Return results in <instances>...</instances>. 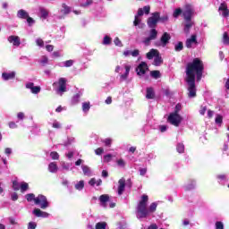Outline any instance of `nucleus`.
<instances>
[{
  "label": "nucleus",
  "mask_w": 229,
  "mask_h": 229,
  "mask_svg": "<svg viewBox=\"0 0 229 229\" xmlns=\"http://www.w3.org/2000/svg\"><path fill=\"white\" fill-rule=\"evenodd\" d=\"M96 229H106V224L105 222H98L96 224Z\"/></svg>",
  "instance_id": "4c0bfd02"
},
{
  "label": "nucleus",
  "mask_w": 229,
  "mask_h": 229,
  "mask_svg": "<svg viewBox=\"0 0 229 229\" xmlns=\"http://www.w3.org/2000/svg\"><path fill=\"white\" fill-rule=\"evenodd\" d=\"M35 205H38L42 210L49 208V201L47 200V198L42 194L36 197Z\"/></svg>",
  "instance_id": "20e7f679"
},
{
  "label": "nucleus",
  "mask_w": 229,
  "mask_h": 229,
  "mask_svg": "<svg viewBox=\"0 0 229 229\" xmlns=\"http://www.w3.org/2000/svg\"><path fill=\"white\" fill-rule=\"evenodd\" d=\"M150 76L152 78H155V80H158V78H160V71L155 70V71L150 72Z\"/></svg>",
  "instance_id": "c9c22d12"
},
{
  "label": "nucleus",
  "mask_w": 229,
  "mask_h": 229,
  "mask_svg": "<svg viewBox=\"0 0 229 229\" xmlns=\"http://www.w3.org/2000/svg\"><path fill=\"white\" fill-rule=\"evenodd\" d=\"M117 165H119L120 167H124V165H126V163L124 162V159L117 160Z\"/></svg>",
  "instance_id": "4d7b16f0"
},
{
  "label": "nucleus",
  "mask_w": 229,
  "mask_h": 229,
  "mask_svg": "<svg viewBox=\"0 0 229 229\" xmlns=\"http://www.w3.org/2000/svg\"><path fill=\"white\" fill-rule=\"evenodd\" d=\"M81 98V93H77L73 95L71 100V105H78V103H80Z\"/></svg>",
  "instance_id": "412c9836"
},
{
  "label": "nucleus",
  "mask_w": 229,
  "mask_h": 229,
  "mask_svg": "<svg viewBox=\"0 0 229 229\" xmlns=\"http://www.w3.org/2000/svg\"><path fill=\"white\" fill-rule=\"evenodd\" d=\"M58 91L59 92H67V79L66 78H60L58 81Z\"/></svg>",
  "instance_id": "1a4fd4ad"
},
{
  "label": "nucleus",
  "mask_w": 229,
  "mask_h": 229,
  "mask_svg": "<svg viewBox=\"0 0 229 229\" xmlns=\"http://www.w3.org/2000/svg\"><path fill=\"white\" fill-rule=\"evenodd\" d=\"M85 187V182L83 181H80L79 182H77L75 184V189L77 191H82V189Z\"/></svg>",
  "instance_id": "7c9ffc66"
},
{
  "label": "nucleus",
  "mask_w": 229,
  "mask_h": 229,
  "mask_svg": "<svg viewBox=\"0 0 229 229\" xmlns=\"http://www.w3.org/2000/svg\"><path fill=\"white\" fill-rule=\"evenodd\" d=\"M39 12L41 13L42 19H47V17H49V11H47L46 8L40 7Z\"/></svg>",
  "instance_id": "bb28decb"
},
{
  "label": "nucleus",
  "mask_w": 229,
  "mask_h": 229,
  "mask_svg": "<svg viewBox=\"0 0 229 229\" xmlns=\"http://www.w3.org/2000/svg\"><path fill=\"white\" fill-rule=\"evenodd\" d=\"M114 43L115 46H118V47H123V42H121V39L117 37L114 38Z\"/></svg>",
  "instance_id": "09e8293b"
},
{
  "label": "nucleus",
  "mask_w": 229,
  "mask_h": 229,
  "mask_svg": "<svg viewBox=\"0 0 229 229\" xmlns=\"http://www.w3.org/2000/svg\"><path fill=\"white\" fill-rule=\"evenodd\" d=\"M105 162H111L112 161V154H107L104 157Z\"/></svg>",
  "instance_id": "052dcab7"
},
{
  "label": "nucleus",
  "mask_w": 229,
  "mask_h": 229,
  "mask_svg": "<svg viewBox=\"0 0 229 229\" xmlns=\"http://www.w3.org/2000/svg\"><path fill=\"white\" fill-rule=\"evenodd\" d=\"M176 150L178 153H184L185 152V145L183 143H178L176 147Z\"/></svg>",
  "instance_id": "2f4dec72"
},
{
  "label": "nucleus",
  "mask_w": 229,
  "mask_h": 229,
  "mask_svg": "<svg viewBox=\"0 0 229 229\" xmlns=\"http://www.w3.org/2000/svg\"><path fill=\"white\" fill-rule=\"evenodd\" d=\"M25 198H26L27 201H29V202L34 201V203H35V200L37 199V198H35V194H33V193L27 194L25 196Z\"/></svg>",
  "instance_id": "473e14b6"
},
{
  "label": "nucleus",
  "mask_w": 229,
  "mask_h": 229,
  "mask_svg": "<svg viewBox=\"0 0 229 229\" xmlns=\"http://www.w3.org/2000/svg\"><path fill=\"white\" fill-rule=\"evenodd\" d=\"M13 189H14V191H19L21 189V186L17 181L13 182Z\"/></svg>",
  "instance_id": "8fccbe9b"
},
{
  "label": "nucleus",
  "mask_w": 229,
  "mask_h": 229,
  "mask_svg": "<svg viewBox=\"0 0 229 229\" xmlns=\"http://www.w3.org/2000/svg\"><path fill=\"white\" fill-rule=\"evenodd\" d=\"M29 16L30 14L25 10L21 9L18 11L17 17H19V19H28Z\"/></svg>",
  "instance_id": "4be33fe9"
},
{
  "label": "nucleus",
  "mask_w": 229,
  "mask_h": 229,
  "mask_svg": "<svg viewBox=\"0 0 229 229\" xmlns=\"http://www.w3.org/2000/svg\"><path fill=\"white\" fill-rule=\"evenodd\" d=\"M152 40H157V37H158V30H157L155 28H151L149 31L148 36Z\"/></svg>",
  "instance_id": "b1692460"
},
{
  "label": "nucleus",
  "mask_w": 229,
  "mask_h": 229,
  "mask_svg": "<svg viewBox=\"0 0 229 229\" xmlns=\"http://www.w3.org/2000/svg\"><path fill=\"white\" fill-rule=\"evenodd\" d=\"M160 19V13L155 12L152 13V16H150L147 20V24L148 28H157V24H158Z\"/></svg>",
  "instance_id": "423d86ee"
},
{
  "label": "nucleus",
  "mask_w": 229,
  "mask_h": 229,
  "mask_svg": "<svg viewBox=\"0 0 229 229\" xmlns=\"http://www.w3.org/2000/svg\"><path fill=\"white\" fill-rule=\"evenodd\" d=\"M82 172L85 176H90V168L87 165H82Z\"/></svg>",
  "instance_id": "e433bc0d"
},
{
  "label": "nucleus",
  "mask_w": 229,
  "mask_h": 229,
  "mask_svg": "<svg viewBox=\"0 0 229 229\" xmlns=\"http://www.w3.org/2000/svg\"><path fill=\"white\" fill-rule=\"evenodd\" d=\"M222 15H223V17H228L229 16V10L225 9V11H223Z\"/></svg>",
  "instance_id": "338daca9"
},
{
  "label": "nucleus",
  "mask_w": 229,
  "mask_h": 229,
  "mask_svg": "<svg viewBox=\"0 0 229 229\" xmlns=\"http://www.w3.org/2000/svg\"><path fill=\"white\" fill-rule=\"evenodd\" d=\"M225 10H228V5L226 4V3H222L218 7V11L225 12Z\"/></svg>",
  "instance_id": "79ce46f5"
},
{
  "label": "nucleus",
  "mask_w": 229,
  "mask_h": 229,
  "mask_svg": "<svg viewBox=\"0 0 229 229\" xmlns=\"http://www.w3.org/2000/svg\"><path fill=\"white\" fill-rule=\"evenodd\" d=\"M35 228H37V223L30 222L28 225V229H35Z\"/></svg>",
  "instance_id": "5fc2aeb1"
},
{
  "label": "nucleus",
  "mask_w": 229,
  "mask_h": 229,
  "mask_svg": "<svg viewBox=\"0 0 229 229\" xmlns=\"http://www.w3.org/2000/svg\"><path fill=\"white\" fill-rule=\"evenodd\" d=\"M140 24V19H139V16H135L133 25L134 26H139Z\"/></svg>",
  "instance_id": "e2e57ef3"
},
{
  "label": "nucleus",
  "mask_w": 229,
  "mask_h": 229,
  "mask_svg": "<svg viewBox=\"0 0 229 229\" xmlns=\"http://www.w3.org/2000/svg\"><path fill=\"white\" fill-rule=\"evenodd\" d=\"M48 171L50 173H56L58 171V165H56V163L52 162L48 165Z\"/></svg>",
  "instance_id": "a878e982"
},
{
  "label": "nucleus",
  "mask_w": 229,
  "mask_h": 229,
  "mask_svg": "<svg viewBox=\"0 0 229 229\" xmlns=\"http://www.w3.org/2000/svg\"><path fill=\"white\" fill-rule=\"evenodd\" d=\"M102 142L105 144V146H106L107 148H110V146H112V139L107 138L104 140H102Z\"/></svg>",
  "instance_id": "c03bdc74"
},
{
  "label": "nucleus",
  "mask_w": 229,
  "mask_h": 229,
  "mask_svg": "<svg viewBox=\"0 0 229 229\" xmlns=\"http://www.w3.org/2000/svg\"><path fill=\"white\" fill-rule=\"evenodd\" d=\"M185 81L188 84V98H196V80L185 79Z\"/></svg>",
  "instance_id": "7ed1b4c3"
},
{
  "label": "nucleus",
  "mask_w": 229,
  "mask_h": 229,
  "mask_svg": "<svg viewBox=\"0 0 229 229\" xmlns=\"http://www.w3.org/2000/svg\"><path fill=\"white\" fill-rule=\"evenodd\" d=\"M174 51L177 53L180 51H183V42L179 41L175 46H174Z\"/></svg>",
  "instance_id": "c85d7f7f"
},
{
  "label": "nucleus",
  "mask_w": 229,
  "mask_h": 229,
  "mask_svg": "<svg viewBox=\"0 0 229 229\" xmlns=\"http://www.w3.org/2000/svg\"><path fill=\"white\" fill-rule=\"evenodd\" d=\"M196 38V35H191V38H188L186 40L185 46L186 47H188V49H191V47H192V44H198V40Z\"/></svg>",
  "instance_id": "2eb2a0df"
},
{
  "label": "nucleus",
  "mask_w": 229,
  "mask_h": 229,
  "mask_svg": "<svg viewBox=\"0 0 229 229\" xmlns=\"http://www.w3.org/2000/svg\"><path fill=\"white\" fill-rule=\"evenodd\" d=\"M151 40L153 39L150 37L145 38L143 44H145V46H149V44H151Z\"/></svg>",
  "instance_id": "3c124183"
},
{
  "label": "nucleus",
  "mask_w": 229,
  "mask_h": 229,
  "mask_svg": "<svg viewBox=\"0 0 229 229\" xmlns=\"http://www.w3.org/2000/svg\"><path fill=\"white\" fill-rule=\"evenodd\" d=\"M206 113H207V106H201L199 109L200 115H205Z\"/></svg>",
  "instance_id": "603ef678"
},
{
  "label": "nucleus",
  "mask_w": 229,
  "mask_h": 229,
  "mask_svg": "<svg viewBox=\"0 0 229 229\" xmlns=\"http://www.w3.org/2000/svg\"><path fill=\"white\" fill-rule=\"evenodd\" d=\"M147 173H148V168H140V176H145Z\"/></svg>",
  "instance_id": "0e129e2a"
},
{
  "label": "nucleus",
  "mask_w": 229,
  "mask_h": 229,
  "mask_svg": "<svg viewBox=\"0 0 229 229\" xmlns=\"http://www.w3.org/2000/svg\"><path fill=\"white\" fill-rule=\"evenodd\" d=\"M223 44H225V46H229L228 32H224V35H223Z\"/></svg>",
  "instance_id": "f704fd0d"
},
{
  "label": "nucleus",
  "mask_w": 229,
  "mask_h": 229,
  "mask_svg": "<svg viewBox=\"0 0 229 229\" xmlns=\"http://www.w3.org/2000/svg\"><path fill=\"white\" fill-rule=\"evenodd\" d=\"M169 40H171V34H169L168 32L163 33V35L160 38L161 46L163 47H165V46L169 44Z\"/></svg>",
  "instance_id": "9d476101"
},
{
  "label": "nucleus",
  "mask_w": 229,
  "mask_h": 229,
  "mask_svg": "<svg viewBox=\"0 0 229 229\" xmlns=\"http://www.w3.org/2000/svg\"><path fill=\"white\" fill-rule=\"evenodd\" d=\"M143 11L146 13V15H149V12L151 11V7L149 5L144 6Z\"/></svg>",
  "instance_id": "bf43d9fd"
},
{
  "label": "nucleus",
  "mask_w": 229,
  "mask_h": 229,
  "mask_svg": "<svg viewBox=\"0 0 229 229\" xmlns=\"http://www.w3.org/2000/svg\"><path fill=\"white\" fill-rule=\"evenodd\" d=\"M160 55V52L158 50L152 48L148 53H147V58L148 60H153V58H157V55Z\"/></svg>",
  "instance_id": "4468645a"
},
{
  "label": "nucleus",
  "mask_w": 229,
  "mask_h": 229,
  "mask_svg": "<svg viewBox=\"0 0 229 229\" xmlns=\"http://www.w3.org/2000/svg\"><path fill=\"white\" fill-rule=\"evenodd\" d=\"M28 189H30V185L27 182H22L21 184V192H26V191H28Z\"/></svg>",
  "instance_id": "ea45409f"
},
{
  "label": "nucleus",
  "mask_w": 229,
  "mask_h": 229,
  "mask_svg": "<svg viewBox=\"0 0 229 229\" xmlns=\"http://www.w3.org/2000/svg\"><path fill=\"white\" fill-rule=\"evenodd\" d=\"M148 201H149V197L146 194L141 196V199L138 203L136 213L138 219H146L149 216V214H153L157 212V208L158 204L157 202H153L150 204L148 209Z\"/></svg>",
  "instance_id": "f03ea898"
},
{
  "label": "nucleus",
  "mask_w": 229,
  "mask_h": 229,
  "mask_svg": "<svg viewBox=\"0 0 229 229\" xmlns=\"http://www.w3.org/2000/svg\"><path fill=\"white\" fill-rule=\"evenodd\" d=\"M7 40L10 42V44H13V46H15L16 47L21 46V38H19V36H10L7 38Z\"/></svg>",
  "instance_id": "9b49d317"
},
{
  "label": "nucleus",
  "mask_w": 229,
  "mask_h": 229,
  "mask_svg": "<svg viewBox=\"0 0 229 229\" xmlns=\"http://www.w3.org/2000/svg\"><path fill=\"white\" fill-rule=\"evenodd\" d=\"M167 21H169V16H167L166 14L160 16L159 13V22H167Z\"/></svg>",
  "instance_id": "a18cd8bd"
},
{
  "label": "nucleus",
  "mask_w": 229,
  "mask_h": 229,
  "mask_svg": "<svg viewBox=\"0 0 229 229\" xmlns=\"http://www.w3.org/2000/svg\"><path fill=\"white\" fill-rule=\"evenodd\" d=\"M182 13H183V11L182 10V8H177L174 10L173 13V17H174V19H178V17H180Z\"/></svg>",
  "instance_id": "c756f323"
},
{
  "label": "nucleus",
  "mask_w": 229,
  "mask_h": 229,
  "mask_svg": "<svg viewBox=\"0 0 229 229\" xmlns=\"http://www.w3.org/2000/svg\"><path fill=\"white\" fill-rule=\"evenodd\" d=\"M11 199H13V201H17L19 199V195L17 194V192H13L11 195Z\"/></svg>",
  "instance_id": "13d9d810"
},
{
  "label": "nucleus",
  "mask_w": 229,
  "mask_h": 229,
  "mask_svg": "<svg viewBox=\"0 0 229 229\" xmlns=\"http://www.w3.org/2000/svg\"><path fill=\"white\" fill-rule=\"evenodd\" d=\"M2 78L4 80V81H8V80H13V78H15V72H3Z\"/></svg>",
  "instance_id": "a211bd4d"
},
{
  "label": "nucleus",
  "mask_w": 229,
  "mask_h": 229,
  "mask_svg": "<svg viewBox=\"0 0 229 229\" xmlns=\"http://www.w3.org/2000/svg\"><path fill=\"white\" fill-rule=\"evenodd\" d=\"M64 67H72V65L74 64V61L73 60H67L64 63Z\"/></svg>",
  "instance_id": "de8ad7c7"
},
{
  "label": "nucleus",
  "mask_w": 229,
  "mask_h": 229,
  "mask_svg": "<svg viewBox=\"0 0 229 229\" xmlns=\"http://www.w3.org/2000/svg\"><path fill=\"white\" fill-rule=\"evenodd\" d=\"M185 24H184V29L183 31L184 33H186V35H189V33H191V28H192V26H194V22L192 21V20L191 21H185Z\"/></svg>",
  "instance_id": "f3484780"
},
{
  "label": "nucleus",
  "mask_w": 229,
  "mask_h": 229,
  "mask_svg": "<svg viewBox=\"0 0 229 229\" xmlns=\"http://www.w3.org/2000/svg\"><path fill=\"white\" fill-rule=\"evenodd\" d=\"M33 214L35 215L36 217H49V213L44 212L39 208H35L33 210Z\"/></svg>",
  "instance_id": "dca6fc26"
},
{
  "label": "nucleus",
  "mask_w": 229,
  "mask_h": 229,
  "mask_svg": "<svg viewBox=\"0 0 229 229\" xmlns=\"http://www.w3.org/2000/svg\"><path fill=\"white\" fill-rule=\"evenodd\" d=\"M163 64H164V59H162V56H160V54H159L157 57L154 58L153 65H155L156 67H158Z\"/></svg>",
  "instance_id": "5701e85b"
},
{
  "label": "nucleus",
  "mask_w": 229,
  "mask_h": 229,
  "mask_svg": "<svg viewBox=\"0 0 229 229\" xmlns=\"http://www.w3.org/2000/svg\"><path fill=\"white\" fill-rule=\"evenodd\" d=\"M26 19H27V22H28L29 26L35 24V20H33V18L28 16Z\"/></svg>",
  "instance_id": "6e6d98bb"
},
{
  "label": "nucleus",
  "mask_w": 229,
  "mask_h": 229,
  "mask_svg": "<svg viewBox=\"0 0 229 229\" xmlns=\"http://www.w3.org/2000/svg\"><path fill=\"white\" fill-rule=\"evenodd\" d=\"M90 110V102H84L82 103V112H84V114H89Z\"/></svg>",
  "instance_id": "cd10ccee"
},
{
  "label": "nucleus",
  "mask_w": 229,
  "mask_h": 229,
  "mask_svg": "<svg viewBox=\"0 0 229 229\" xmlns=\"http://www.w3.org/2000/svg\"><path fill=\"white\" fill-rule=\"evenodd\" d=\"M139 55H140L139 49H135L133 51H131V55L133 56L134 58L139 56Z\"/></svg>",
  "instance_id": "680f3d73"
},
{
  "label": "nucleus",
  "mask_w": 229,
  "mask_h": 229,
  "mask_svg": "<svg viewBox=\"0 0 229 229\" xmlns=\"http://www.w3.org/2000/svg\"><path fill=\"white\" fill-rule=\"evenodd\" d=\"M99 201L103 207H106V203L110 201V196L108 194H103L99 197Z\"/></svg>",
  "instance_id": "6ab92c4d"
},
{
  "label": "nucleus",
  "mask_w": 229,
  "mask_h": 229,
  "mask_svg": "<svg viewBox=\"0 0 229 229\" xmlns=\"http://www.w3.org/2000/svg\"><path fill=\"white\" fill-rule=\"evenodd\" d=\"M203 71H205L203 61L198 57L194 58L192 62L188 63L186 65V80H197V81H201Z\"/></svg>",
  "instance_id": "f257e3e1"
},
{
  "label": "nucleus",
  "mask_w": 229,
  "mask_h": 229,
  "mask_svg": "<svg viewBox=\"0 0 229 229\" xmlns=\"http://www.w3.org/2000/svg\"><path fill=\"white\" fill-rule=\"evenodd\" d=\"M36 44L37 46H39V47H44V40H42V38H38Z\"/></svg>",
  "instance_id": "864d4df0"
},
{
  "label": "nucleus",
  "mask_w": 229,
  "mask_h": 229,
  "mask_svg": "<svg viewBox=\"0 0 229 229\" xmlns=\"http://www.w3.org/2000/svg\"><path fill=\"white\" fill-rule=\"evenodd\" d=\"M167 121L172 124L173 126H180L182 124V118L180 115V114L176 113H171L167 118Z\"/></svg>",
  "instance_id": "39448f33"
},
{
  "label": "nucleus",
  "mask_w": 229,
  "mask_h": 229,
  "mask_svg": "<svg viewBox=\"0 0 229 229\" xmlns=\"http://www.w3.org/2000/svg\"><path fill=\"white\" fill-rule=\"evenodd\" d=\"M194 15V9L192 5L186 4L184 10L182 11V17L184 21H192V16Z\"/></svg>",
  "instance_id": "0eeeda50"
},
{
  "label": "nucleus",
  "mask_w": 229,
  "mask_h": 229,
  "mask_svg": "<svg viewBox=\"0 0 229 229\" xmlns=\"http://www.w3.org/2000/svg\"><path fill=\"white\" fill-rule=\"evenodd\" d=\"M103 44L104 46H110V44H112V38H110V36H105Z\"/></svg>",
  "instance_id": "72a5a7b5"
},
{
  "label": "nucleus",
  "mask_w": 229,
  "mask_h": 229,
  "mask_svg": "<svg viewBox=\"0 0 229 229\" xmlns=\"http://www.w3.org/2000/svg\"><path fill=\"white\" fill-rule=\"evenodd\" d=\"M52 128H55V130H60V128H62V124L60 123V122L55 120L52 124Z\"/></svg>",
  "instance_id": "37998d69"
},
{
  "label": "nucleus",
  "mask_w": 229,
  "mask_h": 229,
  "mask_svg": "<svg viewBox=\"0 0 229 229\" xmlns=\"http://www.w3.org/2000/svg\"><path fill=\"white\" fill-rule=\"evenodd\" d=\"M118 194L119 196H122L123 192H124V189L126 187V180H124L123 178L120 179L118 181Z\"/></svg>",
  "instance_id": "ddd939ff"
},
{
  "label": "nucleus",
  "mask_w": 229,
  "mask_h": 229,
  "mask_svg": "<svg viewBox=\"0 0 229 229\" xmlns=\"http://www.w3.org/2000/svg\"><path fill=\"white\" fill-rule=\"evenodd\" d=\"M216 229H225V225L221 221H217L215 224Z\"/></svg>",
  "instance_id": "49530a36"
},
{
  "label": "nucleus",
  "mask_w": 229,
  "mask_h": 229,
  "mask_svg": "<svg viewBox=\"0 0 229 229\" xmlns=\"http://www.w3.org/2000/svg\"><path fill=\"white\" fill-rule=\"evenodd\" d=\"M63 9L61 10V13L64 15H69L71 13V7H69L66 4H62Z\"/></svg>",
  "instance_id": "393cba45"
},
{
  "label": "nucleus",
  "mask_w": 229,
  "mask_h": 229,
  "mask_svg": "<svg viewBox=\"0 0 229 229\" xmlns=\"http://www.w3.org/2000/svg\"><path fill=\"white\" fill-rule=\"evenodd\" d=\"M215 123L216 124H223V115L221 114H216V117L215 119Z\"/></svg>",
  "instance_id": "a19ab883"
},
{
  "label": "nucleus",
  "mask_w": 229,
  "mask_h": 229,
  "mask_svg": "<svg viewBox=\"0 0 229 229\" xmlns=\"http://www.w3.org/2000/svg\"><path fill=\"white\" fill-rule=\"evenodd\" d=\"M25 87L26 89H30L32 94H38L40 92V86H35L33 82H28Z\"/></svg>",
  "instance_id": "f8f14e48"
},
{
  "label": "nucleus",
  "mask_w": 229,
  "mask_h": 229,
  "mask_svg": "<svg viewBox=\"0 0 229 229\" xmlns=\"http://www.w3.org/2000/svg\"><path fill=\"white\" fill-rule=\"evenodd\" d=\"M50 157H51L52 160H59L60 159V155L56 151L51 152Z\"/></svg>",
  "instance_id": "58836bf2"
},
{
  "label": "nucleus",
  "mask_w": 229,
  "mask_h": 229,
  "mask_svg": "<svg viewBox=\"0 0 229 229\" xmlns=\"http://www.w3.org/2000/svg\"><path fill=\"white\" fill-rule=\"evenodd\" d=\"M148 229H158V225H157V224H152L148 227Z\"/></svg>",
  "instance_id": "774afa93"
},
{
  "label": "nucleus",
  "mask_w": 229,
  "mask_h": 229,
  "mask_svg": "<svg viewBox=\"0 0 229 229\" xmlns=\"http://www.w3.org/2000/svg\"><path fill=\"white\" fill-rule=\"evenodd\" d=\"M148 70L149 67H148V64H146V62H141L136 68V72L138 76H143V74H146V71Z\"/></svg>",
  "instance_id": "6e6552de"
},
{
  "label": "nucleus",
  "mask_w": 229,
  "mask_h": 229,
  "mask_svg": "<svg viewBox=\"0 0 229 229\" xmlns=\"http://www.w3.org/2000/svg\"><path fill=\"white\" fill-rule=\"evenodd\" d=\"M105 149H103V148H98L97 149H95V153L96 155H103Z\"/></svg>",
  "instance_id": "69168bd1"
},
{
  "label": "nucleus",
  "mask_w": 229,
  "mask_h": 229,
  "mask_svg": "<svg viewBox=\"0 0 229 229\" xmlns=\"http://www.w3.org/2000/svg\"><path fill=\"white\" fill-rule=\"evenodd\" d=\"M146 98L147 99H155V90L153 88H147Z\"/></svg>",
  "instance_id": "aec40b11"
}]
</instances>
